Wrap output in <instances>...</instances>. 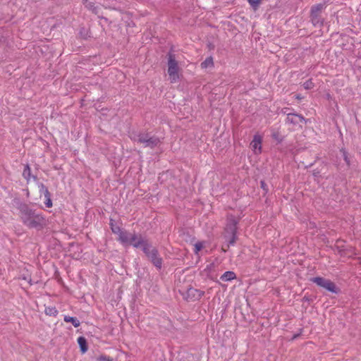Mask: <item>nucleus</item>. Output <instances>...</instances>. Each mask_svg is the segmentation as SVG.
<instances>
[{"mask_svg":"<svg viewBox=\"0 0 361 361\" xmlns=\"http://www.w3.org/2000/svg\"><path fill=\"white\" fill-rule=\"evenodd\" d=\"M136 142L137 143L142 144L144 147L153 148L159 144L160 140L157 137L147 138V136L140 135L136 140Z\"/></svg>","mask_w":361,"mask_h":361,"instance_id":"8","label":"nucleus"},{"mask_svg":"<svg viewBox=\"0 0 361 361\" xmlns=\"http://www.w3.org/2000/svg\"><path fill=\"white\" fill-rule=\"evenodd\" d=\"M221 280L223 281H230L236 279V274L235 272L231 271H226L221 277Z\"/></svg>","mask_w":361,"mask_h":361,"instance_id":"10","label":"nucleus"},{"mask_svg":"<svg viewBox=\"0 0 361 361\" xmlns=\"http://www.w3.org/2000/svg\"><path fill=\"white\" fill-rule=\"evenodd\" d=\"M262 137L256 134L254 135L252 142H250V147L253 151L254 154H259L262 152Z\"/></svg>","mask_w":361,"mask_h":361,"instance_id":"9","label":"nucleus"},{"mask_svg":"<svg viewBox=\"0 0 361 361\" xmlns=\"http://www.w3.org/2000/svg\"><path fill=\"white\" fill-rule=\"evenodd\" d=\"M44 312L47 315L53 316V317H56L58 314V310L54 306L46 307Z\"/></svg>","mask_w":361,"mask_h":361,"instance_id":"15","label":"nucleus"},{"mask_svg":"<svg viewBox=\"0 0 361 361\" xmlns=\"http://www.w3.org/2000/svg\"><path fill=\"white\" fill-rule=\"evenodd\" d=\"M238 220L233 216H228L227 224L224 229V238L228 239L231 245H233L236 241Z\"/></svg>","mask_w":361,"mask_h":361,"instance_id":"4","label":"nucleus"},{"mask_svg":"<svg viewBox=\"0 0 361 361\" xmlns=\"http://www.w3.org/2000/svg\"><path fill=\"white\" fill-rule=\"evenodd\" d=\"M109 226H110L111 228L113 230V219H110Z\"/></svg>","mask_w":361,"mask_h":361,"instance_id":"23","label":"nucleus"},{"mask_svg":"<svg viewBox=\"0 0 361 361\" xmlns=\"http://www.w3.org/2000/svg\"><path fill=\"white\" fill-rule=\"evenodd\" d=\"M303 87L306 90H310L312 88H313L314 87V83L312 81V80H308L307 81H305L304 83H303Z\"/></svg>","mask_w":361,"mask_h":361,"instance_id":"20","label":"nucleus"},{"mask_svg":"<svg viewBox=\"0 0 361 361\" xmlns=\"http://www.w3.org/2000/svg\"><path fill=\"white\" fill-rule=\"evenodd\" d=\"M143 252L145 253V255L152 261V262L156 267L159 269L161 267L162 259L159 256L158 252L156 250V248L152 247L151 245H149L148 246L145 247Z\"/></svg>","mask_w":361,"mask_h":361,"instance_id":"6","label":"nucleus"},{"mask_svg":"<svg viewBox=\"0 0 361 361\" xmlns=\"http://www.w3.org/2000/svg\"><path fill=\"white\" fill-rule=\"evenodd\" d=\"M311 281L331 293L338 292V288H336L335 283L329 279H326L322 277H314L311 279Z\"/></svg>","mask_w":361,"mask_h":361,"instance_id":"7","label":"nucleus"},{"mask_svg":"<svg viewBox=\"0 0 361 361\" xmlns=\"http://www.w3.org/2000/svg\"><path fill=\"white\" fill-rule=\"evenodd\" d=\"M63 319L66 322H71L75 327H78L80 324V321L76 317L66 315Z\"/></svg>","mask_w":361,"mask_h":361,"instance_id":"14","label":"nucleus"},{"mask_svg":"<svg viewBox=\"0 0 361 361\" xmlns=\"http://www.w3.org/2000/svg\"><path fill=\"white\" fill-rule=\"evenodd\" d=\"M20 219L27 227L40 230L46 224V219L39 213L30 209L27 205H22L20 208Z\"/></svg>","mask_w":361,"mask_h":361,"instance_id":"1","label":"nucleus"},{"mask_svg":"<svg viewBox=\"0 0 361 361\" xmlns=\"http://www.w3.org/2000/svg\"><path fill=\"white\" fill-rule=\"evenodd\" d=\"M261 185H262V188H264V182H261Z\"/></svg>","mask_w":361,"mask_h":361,"instance_id":"25","label":"nucleus"},{"mask_svg":"<svg viewBox=\"0 0 361 361\" xmlns=\"http://www.w3.org/2000/svg\"><path fill=\"white\" fill-rule=\"evenodd\" d=\"M114 233L118 234V240L125 245H132L135 247H142L144 251L145 246L149 244L140 235H135L126 233L118 228V231L114 229Z\"/></svg>","mask_w":361,"mask_h":361,"instance_id":"2","label":"nucleus"},{"mask_svg":"<svg viewBox=\"0 0 361 361\" xmlns=\"http://www.w3.org/2000/svg\"><path fill=\"white\" fill-rule=\"evenodd\" d=\"M85 6L92 10L94 13L98 14L97 7L94 6V4L92 2H87V0H83Z\"/></svg>","mask_w":361,"mask_h":361,"instance_id":"18","label":"nucleus"},{"mask_svg":"<svg viewBox=\"0 0 361 361\" xmlns=\"http://www.w3.org/2000/svg\"><path fill=\"white\" fill-rule=\"evenodd\" d=\"M287 118H288V121H290L291 122H293V121H301L302 119V117L299 116L295 115V114H289V115H288Z\"/></svg>","mask_w":361,"mask_h":361,"instance_id":"19","label":"nucleus"},{"mask_svg":"<svg viewBox=\"0 0 361 361\" xmlns=\"http://www.w3.org/2000/svg\"><path fill=\"white\" fill-rule=\"evenodd\" d=\"M201 68L204 69L212 68L214 66V60L212 56L207 57L203 62L201 63Z\"/></svg>","mask_w":361,"mask_h":361,"instance_id":"11","label":"nucleus"},{"mask_svg":"<svg viewBox=\"0 0 361 361\" xmlns=\"http://www.w3.org/2000/svg\"><path fill=\"white\" fill-rule=\"evenodd\" d=\"M78 343L80 345L82 353H85L87 350L86 339L84 337L80 336L78 338Z\"/></svg>","mask_w":361,"mask_h":361,"instance_id":"13","label":"nucleus"},{"mask_svg":"<svg viewBox=\"0 0 361 361\" xmlns=\"http://www.w3.org/2000/svg\"><path fill=\"white\" fill-rule=\"evenodd\" d=\"M326 8V3L313 5L310 9V20L314 26H322L324 20L321 17L322 11Z\"/></svg>","mask_w":361,"mask_h":361,"instance_id":"5","label":"nucleus"},{"mask_svg":"<svg viewBox=\"0 0 361 361\" xmlns=\"http://www.w3.org/2000/svg\"><path fill=\"white\" fill-rule=\"evenodd\" d=\"M204 247V243L202 241H198L194 245V252L198 255L199 252Z\"/></svg>","mask_w":361,"mask_h":361,"instance_id":"17","label":"nucleus"},{"mask_svg":"<svg viewBox=\"0 0 361 361\" xmlns=\"http://www.w3.org/2000/svg\"><path fill=\"white\" fill-rule=\"evenodd\" d=\"M167 66V73L169 77L170 82L171 83L177 82L180 79V68L173 54L169 53L168 54Z\"/></svg>","mask_w":361,"mask_h":361,"instance_id":"3","label":"nucleus"},{"mask_svg":"<svg viewBox=\"0 0 361 361\" xmlns=\"http://www.w3.org/2000/svg\"><path fill=\"white\" fill-rule=\"evenodd\" d=\"M99 360H100L101 361H111L110 359L106 358V357H104V356H101V357H99Z\"/></svg>","mask_w":361,"mask_h":361,"instance_id":"22","label":"nucleus"},{"mask_svg":"<svg viewBox=\"0 0 361 361\" xmlns=\"http://www.w3.org/2000/svg\"><path fill=\"white\" fill-rule=\"evenodd\" d=\"M42 188L44 191V195L47 198V201L45 202V204L47 207H51L52 206V202L50 198V193L47 188L44 187V185H42Z\"/></svg>","mask_w":361,"mask_h":361,"instance_id":"12","label":"nucleus"},{"mask_svg":"<svg viewBox=\"0 0 361 361\" xmlns=\"http://www.w3.org/2000/svg\"><path fill=\"white\" fill-rule=\"evenodd\" d=\"M196 291L199 293L200 296H202L204 295V292H202V291H199V290H196Z\"/></svg>","mask_w":361,"mask_h":361,"instance_id":"24","label":"nucleus"},{"mask_svg":"<svg viewBox=\"0 0 361 361\" xmlns=\"http://www.w3.org/2000/svg\"><path fill=\"white\" fill-rule=\"evenodd\" d=\"M23 177L27 180H29L31 178V169L28 164H27L23 170Z\"/></svg>","mask_w":361,"mask_h":361,"instance_id":"16","label":"nucleus"},{"mask_svg":"<svg viewBox=\"0 0 361 361\" xmlns=\"http://www.w3.org/2000/svg\"><path fill=\"white\" fill-rule=\"evenodd\" d=\"M248 2L250 3V4L254 7L255 8H256L257 7H258V6L259 5V4L261 3V1L262 0H247Z\"/></svg>","mask_w":361,"mask_h":361,"instance_id":"21","label":"nucleus"},{"mask_svg":"<svg viewBox=\"0 0 361 361\" xmlns=\"http://www.w3.org/2000/svg\"><path fill=\"white\" fill-rule=\"evenodd\" d=\"M341 242L340 241H337V244H339ZM340 245H338V247H339Z\"/></svg>","mask_w":361,"mask_h":361,"instance_id":"26","label":"nucleus"}]
</instances>
